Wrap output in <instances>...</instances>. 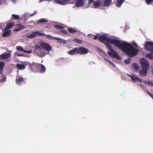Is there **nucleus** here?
Listing matches in <instances>:
<instances>
[{"label":"nucleus","mask_w":153,"mask_h":153,"mask_svg":"<svg viewBox=\"0 0 153 153\" xmlns=\"http://www.w3.org/2000/svg\"><path fill=\"white\" fill-rule=\"evenodd\" d=\"M54 39L56 40H59L61 41L62 40V39L61 38H57L56 37H54Z\"/></svg>","instance_id":"nucleus-43"},{"label":"nucleus","mask_w":153,"mask_h":153,"mask_svg":"<svg viewBox=\"0 0 153 153\" xmlns=\"http://www.w3.org/2000/svg\"><path fill=\"white\" fill-rule=\"evenodd\" d=\"M54 27L56 28L57 29H62L64 27L63 26L60 25H54Z\"/></svg>","instance_id":"nucleus-30"},{"label":"nucleus","mask_w":153,"mask_h":153,"mask_svg":"<svg viewBox=\"0 0 153 153\" xmlns=\"http://www.w3.org/2000/svg\"><path fill=\"white\" fill-rule=\"evenodd\" d=\"M4 64V62H0V70H3Z\"/></svg>","instance_id":"nucleus-34"},{"label":"nucleus","mask_w":153,"mask_h":153,"mask_svg":"<svg viewBox=\"0 0 153 153\" xmlns=\"http://www.w3.org/2000/svg\"><path fill=\"white\" fill-rule=\"evenodd\" d=\"M37 55L41 57H43L45 55L44 52L42 50V51L37 52Z\"/></svg>","instance_id":"nucleus-24"},{"label":"nucleus","mask_w":153,"mask_h":153,"mask_svg":"<svg viewBox=\"0 0 153 153\" xmlns=\"http://www.w3.org/2000/svg\"><path fill=\"white\" fill-rule=\"evenodd\" d=\"M1 4V2H0V4Z\"/></svg>","instance_id":"nucleus-52"},{"label":"nucleus","mask_w":153,"mask_h":153,"mask_svg":"<svg viewBox=\"0 0 153 153\" xmlns=\"http://www.w3.org/2000/svg\"><path fill=\"white\" fill-rule=\"evenodd\" d=\"M131 60L130 59H126L124 61L125 63L127 64H128L129 63Z\"/></svg>","instance_id":"nucleus-36"},{"label":"nucleus","mask_w":153,"mask_h":153,"mask_svg":"<svg viewBox=\"0 0 153 153\" xmlns=\"http://www.w3.org/2000/svg\"><path fill=\"white\" fill-rule=\"evenodd\" d=\"M12 17L15 20H18L19 19V16L15 14H12Z\"/></svg>","instance_id":"nucleus-32"},{"label":"nucleus","mask_w":153,"mask_h":153,"mask_svg":"<svg viewBox=\"0 0 153 153\" xmlns=\"http://www.w3.org/2000/svg\"><path fill=\"white\" fill-rule=\"evenodd\" d=\"M76 7H82L84 5L83 0H76Z\"/></svg>","instance_id":"nucleus-11"},{"label":"nucleus","mask_w":153,"mask_h":153,"mask_svg":"<svg viewBox=\"0 0 153 153\" xmlns=\"http://www.w3.org/2000/svg\"><path fill=\"white\" fill-rule=\"evenodd\" d=\"M51 0H39V1L40 2H41L43 1H51Z\"/></svg>","instance_id":"nucleus-49"},{"label":"nucleus","mask_w":153,"mask_h":153,"mask_svg":"<svg viewBox=\"0 0 153 153\" xmlns=\"http://www.w3.org/2000/svg\"><path fill=\"white\" fill-rule=\"evenodd\" d=\"M25 28V26L21 24H18L16 26L14 30L17 31H19Z\"/></svg>","instance_id":"nucleus-12"},{"label":"nucleus","mask_w":153,"mask_h":153,"mask_svg":"<svg viewBox=\"0 0 153 153\" xmlns=\"http://www.w3.org/2000/svg\"><path fill=\"white\" fill-rule=\"evenodd\" d=\"M70 1V0H54V2L57 4L63 5L68 4V2Z\"/></svg>","instance_id":"nucleus-9"},{"label":"nucleus","mask_w":153,"mask_h":153,"mask_svg":"<svg viewBox=\"0 0 153 153\" xmlns=\"http://www.w3.org/2000/svg\"><path fill=\"white\" fill-rule=\"evenodd\" d=\"M132 66L134 71H137L139 70V67L136 63H134L132 64Z\"/></svg>","instance_id":"nucleus-21"},{"label":"nucleus","mask_w":153,"mask_h":153,"mask_svg":"<svg viewBox=\"0 0 153 153\" xmlns=\"http://www.w3.org/2000/svg\"><path fill=\"white\" fill-rule=\"evenodd\" d=\"M146 91L147 94L153 99V95L151 94L148 91Z\"/></svg>","instance_id":"nucleus-40"},{"label":"nucleus","mask_w":153,"mask_h":153,"mask_svg":"<svg viewBox=\"0 0 153 153\" xmlns=\"http://www.w3.org/2000/svg\"><path fill=\"white\" fill-rule=\"evenodd\" d=\"M112 0H104L103 6L106 7H109L112 4Z\"/></svg>","instance_id":"nucleus-14"},{"label":"nucleus","mask_w":153,"mask_h":153,"mask_svg":"<svg viewBox=\"0 0 153 153\" xmlns=\"http://www.w3.org/2000/svg\"><path fill=\"white\" fill-rule=\"evenodd\" d=\"M36 13V11H34V12H33V13L31 14L30 15V16H34V15H35Z\"/></svg>","instance_id":"nucleus-45"},{"label":"nucleus","mask_w":153,"mask_h":153,"mask_svg":"<svg viewBox=\"0 0 153 153\" xmlns=\"http://www.w3.org/2000/svg\"><path fill=\"white\" fill-rule=\"evenodd\" d=\"M105 44L106 45L107 48L110 51H111V50H113L112 48V46L111 45L107 43H105Z\"/></svg>","instance_id":"nucleus-29"},{"label":"nucleus","mask_w":153,"mask_h":153,"mask_svg":"<svg viewBox=\"0 0 153 153\" xmlns=\"http://www.w3.org/2000/svg\"><path fill=\"white\" fill-rule=\"evenodd\" d=\"M11 32L10 30H8L5 31L2 35V36L4 37L9 36L10 35Z\"/></svg>","instance_id":"nucleus-17"},{"label":"nucleus","mask_w":153,"mask_h":153,"mask_svg":"<svg viewBox=\"0 0 153 153\" xmlns=\"http://www.w3.org/2000/svg\"><path fill=\"white\" fill-rule=\"evenodd\" d=\"M98 36L97 35H95V36L94 39V40H97V39L98 40Z\"/></svg>","instance_id":"nucleus-46"},{"label":"nucleus","mask_w":153,"mask_h":153,"mask_svg":"<svg viewBox=\"0 0 153 153\" xmlns=\"http://www.w3.org/2000/svg\"><path fill=\"white\" fill-rule=\"evenodd\" d=\"M61 32L65 34H67V31L65 30H62L61 31Z\"/></svg>","instance_id":"nucleus-38"},{"label":"nucleus","mask_w":153,"mask_h":153,"mask_svg":"<svg viewBox=\"0 0 153 153\" xmlns=\"http://www.w3.org/2000/svg\"><path fill=\"white\" fill-rule=\"evenodd\" d=\"M48 22L47 20H46L45 19H41L39 20L37 22V23H45Z\"/></svg>","instance_id":"nucleus-25"},{"label":"nucleus","mask_w":153,"mask_h":153,"mask_svg":"<svg viewBox=\"0 0 153 153\" xmlns=\"http://www.w3.org/2000/svg\"><path fill=\"white\" fill-rule=\"evenodd\" d=\"M124 1V0H117L116 3L117 6L120 7Z\"/></svg>","instance_id":"nucleus-19"},{"label":"nucleus","mask_w":153,"mask_h":153,"mask_svg":"<svg viewBox=\"0 0 153 153\" xmlns=\"http://www.w3.org/2000/svg\"><path fill=\"white\" fill-rule=\"evenodd\" d=\"M42 49L48 51H50L52 50L51 46L48 43L45 42H41L40 44Z\"/></svg>","instance_id":"nucleus-5"},{"label":"nucleus","mask_w":153,"mask_h":153,"mask_svg":"<svg viewBox=\"0 0 153 153\" xmlns=\"http://www.w3.org/2000/svg\"><path fill=\"white\" fill-rule=\"evenodd\" d=\"M148 84L150 86H153V84L152 82L150 81H148Z\"/></svg>","instance_id":"nucleus-41"},{"label":"nucleus","mask_w":153,"mask_h":153,"mask_svg":"<svg viewBox=\"0 0 153 153\" xmlns=\"http://www.w3.org/2000/svg\"><path fill=\"white\" fill-rule=\"evenodd\" d=\"M107 53L109 56L116 58L118 59H121V57L119 56L118 53L114 49L111 50L110 51H108Z\"/></svg>","instance_id":"nucleus-4"},{"label":"nucleus","mask_w":153,"mask_h":153,"mask_svg":"<svg viewBox=\"0 0 153 153\" xmlns=\"http://www.w3.org/2000/svg\"><path fill=\"white\" fill-rule=\"evenodd\" d=\"M68 31L71 33L74 34L76 32L77 30L76 29H73L72 27H70L68 29Z\"/></svg>","instance_id":"nucleus-23"},{"label":"nucleus","mask_w":153,"mask_h":153,"mask_svg":"<svg viewBox=\"0 0 153 153\" xmlns=\"http://www.w3.org/2000/svg\"><path fill=\"white\" fill-rule=\"evenodd\" d=\"M35 48L36 50V52L42 51V48L38 45H36L35 46Z\"/></svg>","instance_id":"nucleus-26"},{"label":"nucleus","mask_w":153,"mask_h":153,"mask_svg":"<svg viewBox=\"0 0 153 153\" xmlns=\"http://www.w3.org/2000/svg\"><path fill=\"white\" fill-rule=\"evenodd\" d=\"M144 47L146 51L151 52L153 54V42H146L145 43Z\"/></svg>","instance_id":"nucleus-3"},{"label":"nucleus","mask_w":153,"mask_h":153,"mask_svg":"<svg viewBox=\"0 0 153 153\" xmlns=\"http://www.w3.org/2000/svg\"><path fill=\"white\" fill-rule=\"evenodd\" d=\"M98 40L105 44L106 43L105 42V41L108 43L114 45L115 46L123 51L129 57L135 56L138 52V50L134 47L131 44L125 42H121L120 40L118 39L107 38L106 36H101Z\"/></svg>","instance_id":"nucleus-1"},{"label":"nucleus","mask_w":153,"mask_h":153,"mask_svg":"<svg viewBox=\"0 0 153 153\" xmlns=\"http://www.w3.org/2000/svg\"><path fill=\"white\" fill-rule=\"evenodd\" d=\"M38 68L40 69V72L42 73H44L46 71V68L43 65L41 64L34 63Z\"/></svg>","instance_id":"nucleus-7"},{"label":"nucleus","mask_w":153,"mask_h":153,"mask_svg":"<svg viewBox=\"0 0 153 153\" xmlns=\"http://www.w3.org/2000/svg\"><path fill=\"white\" fill-rule=\"evenodd\" d=\"M48 39L53 40L54 39V37L50 35H45V36Z\"/></svg>","instance_id":"nucleus-35"},{"label":"nucleus","mask_w":153,"mask_h":153,"mask_svg":"<svg viewBox=\"0 0 153 153\" xmlns=\"http://www.w3.org/2000/svg\"><path fill=\"white\" fill-rule=\"evenodd\" d=\"M140 62L142 66V69L139 72V75L141 77L145 76L147 75V71L149 68V64L144 58L140 59Z\"/></svg>","instance_id":"nucleus-2"},{"label":"nucleus","mask_w":153,"mask_h":153,"mask_svg":"<svg viewBox=\"0 0 153 153\" xmlns=\"http://www.w3.org/2000/svg\"><path fill=\"white\" fill-rule=\"evenodd\" d=\"M37 36L36 32H33L31 33L30 35H27V37L28 38L32 39Z\"/></svg>","instance_id":"nucleus-18"},{"label":"nucleus","mask_w":153,"mask_h":153,"mask_svg":"<svg viewBox=\"0 0 153 153\" xmlns=\"http://www.w3.org/2000/svg\"><path fill=\"white\" fill-rule=\"evenodd\" d=\"M153 2V0H146V2L148 5L150 4V3Z\"/></svg>","instance_id":"nucleus-37"},{"label":"nucleus","mask_w":153,"mask_h":153,"mask_svg":"<svg viewBox=\"0 0 153 153\" xmlns=\"http://www.w3.org/2000/svg\"><path fill=\"white\" fill-rule=\"evenodd\" d=\"M128 75L131 78L132 81L134 82L137 81L139 82H142V79L140 78L137 77L136 75H130L129 74Z\"/></svg>","instance_id":"nucleus-8"},{"label":"nucleus","mask_w":153,"mask_h":153,"mask_svg":"<svg viewBox=\"0 0 153 153\" xmlns=\"http://www.w3.org/2000/svg\"><path fill=\"white\" fill-rule=\"evenodd\" d=\"M16 67L18 69L21 70H24L25 68V66L24 64H17Z\"/></svg>","instance_id":"nucleus-20"},{"label":"nucleus","mask_w":153,"mask_h":153,"mask_svg":"<svg viewBox=\"0 0 153 153\" xmlns=\"http://www.w3.org/2000/svg\"><path fill=\"white\" fill-rule=\"evenodd\" d=\"M16 55L18 56H24L23 54H19L17 53V52L16 53Z\"/></svg>","instance_id":"nucleus-44"},{"label":"nucleus","mask_w":153,"mask_h":153,"mask_svg":"<svg viewBox=\"0 0 153 153\" xmlns=\"http://www.w3.org/2000/svg\"><path fill=\"white\" fill-rule=\"evenodd\" d=\"M32 67V65L31 64L29 65V67Z\"/></svg>","instance_id":"nucleus-51"},{"label":"nucleus","mask_w":153,"mask_h":153,"mask_svg":"<svg viewBox=\"0 0 153 153\" xmlns=\"http://www.w3.org/2000/svg\"><path fill=\"white\" fill-rule=\"evenodd\" d=\"M36 32L37 36H45V34L43 33L39 32L38 31Z\"/></svg>","instance_id":"nucleus-33"},{"label":"nucleus","mask_w":153,"mask_h":153,"mask_svg":"<svg viewBox=\"0 0 153 153\" xmlns=\"http://www.w3.org/2000/svg\"><path fill=\"white\" fill-rule=\"evenodd\" d=\"M107 60L109 62L111 65H113V66H114V64L113 62H111V61H109V60Z\"/></svg>","instance_id":"nucleus-47"},{"label":"nucleus","mask_w":153,"mask_h":153,"mask_svg":"<svg viewBox=\"0 0 153 153\" xmlns=\"http://www.w3.org/2000/svg\"><path fill=\"white\" fill-rule=\"evenodd\" d=\"M11 54L10 53H4L0 55V59H6L9 58Z\"/></svg>","instance_id":"nucleus-10"},{"label":"nucleus","mask_w":153,"mask_h":153,"mask_svg":"<svg viewBox=\"0 0 153 153\" xmlns=\"http://www.w3.org/2000/svg\"><path fill=\"white\" fill-rule=\"evenodd\" d=\"M16 49L18 51H21L24 52L25 50L21 46H17L16 47Z\"/></svg>","instance_id":"nucleus-28"},{"label":"nucleus","mask_w":153,"mask_h":153,"mask_svg":"<svg viewBox=\"0 0 153 153\" xmlns=\"http://www.w3.org/2000/svg\"><path fill=\"white\" fill-rule=\"evenodd\" d=\"M93 3V6L94 8H97L101 4V2L99 0L97 1H94Z\"/></svg>","instance_id":"nucleus-16"},{"label":"nucleus","mask_w":153,"mask_h":153,"mask_svg":"<svg viewBox=\"0 0 153 153\" xmlns=\"http://www.w3.org/2000/svg\"><path fill=\"white\" fill-rule=\"evenodd\" d=\"M32 52V50H30L29 51H26L25 50L24 51V53H30Z\"/></svg>","instance_id":"nucleus-39"},{"label":"nucleus","mask_w":153,"mask_h":153,"mask_svg":"<svg viewBox=\"0 0 153 153\" xmlns=\"http://www.w3.org/2000/svg\"><path fill=\"white\" fill-rule=\"evenodd\" d=\"M88 4H92L94 2L93 0H88Z\"/></svg>","instance_id":"nucleus-42"},{"label":"nucleus","mask_w":153,"mask_h":153,"mask_svg":"<svg viewBox=\"0 0 153 153\" xmlns=\"http://www.w3.org/2000/svg\"><path fill=\"white\" fill-rule=\"evenodd\" d=\"M148 81H147V80H145L144 81V82L145 84H148Z\"/></svg>","instance_id":"nucleus-48"},{"label":"nucleus","mask_w":153,"mask_h":153,"mask_svg":"<svg viewBox=\"0 0 153 153\" xmlns=\"http://www.w3.org/2000/svg\"><path fill=\"white\" fill-rule=\"evenodd\" d=\"M2 70H0V74H1V75H2L3 73Z\"/></svg>","instance_id":"nucleus-50"},{"label":"nucleus","mask_w":153,"mask_h":153,"mask_svg":"<svg viewBox=\"0 0 153 153\" xmlns=\"http://www.w3.org/2000/svg\"><path fill=\"white\" fill-rule=\"evenodd\" d=\"M15 25V24L13 22H10L9 23H7L6 27L5 28L4 30H6L7 29H9Z\"/></svg>","instance_id":"nucleus-15"},{"label":"nucleus","mask_w":153,"mask_h":153,"mask_svg":"<svg viewBox=\"0 0 153 153\" xmlns=\"http://www.w3.org/2000/svg\"><path fill=\"white\" fill-rule=\"evenodd\" d=\"M1 0H0V1H1Z\"/></svg>","instance_id":"nucleus-53"},{"label":"nucleus","mask_w":153,"mask_h":153,"mask_svg":"<svg viewBox=\"0 0 153 153\" xmlns=\"http://www.w3.org/2000/svg\"><path fill=\"white\" fill-rule=\"evenodd\" d=\"M89 51L87 49L82 47L78 48V54H84L88 53Z\"/></svg>","instance_id":"nucleus-6"},{"label":"nucleus","mask_w":153,"mask_h":153,"mask_svg":"<svg viewBox=\"0 0 153 153\" xmlns=\"http://www.w3.org/2000/svg\"><path fill=\"white\" fill-rule=\"evenodd\" d=\"M68 53L70 55H73L78 53V47L75 48L73 50L68 51Z\"/></svg>","instance_id":"nucleus-13"},{"label":"nucleus","mask_w":153,"mask_h":153,"mask_svg":"<svg viewBox=\"0 0 153 153\" xmlns=\"http://www.w3.org/2000/svg\"><path fill=\"white\" fill-rule=\"evenodd\" d=\"M152 54H153L152 53H149L146 55V56L148 58L151 60H152L153 59V55Z\"/></svg>","instance_id":"nucleus-27"},{"label":"nucleus","mask_w":153,"mask_h":153,"mask_svg":"<svg viewBox=\"0 0 153 153\" xmlns=\"http://www.w3.org/2000/svg\"><path fill=\"white\" fill-rule=\"evenodd\" d=\"M74 41L77 43H78L79 44H81L82 42V41L80 39H74Z\"/></svg>","instance_id":"nucleus-31"},{"label":"nucleus","mask_w":153,"mask_h":153,"mask_svg":"<svg viewBox=\"0 0 153 153\" xmlns=\"http://www.w3.org/2000/svg\"><path fill=\"white\" fill-rule=\"evenodd\" d=\"M23 81V78L22 77H18L16 80V83L19 84H20L22 83Z\"/></svg>","instance_id":"nucleus-22"}]
</instances>
